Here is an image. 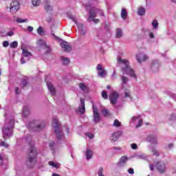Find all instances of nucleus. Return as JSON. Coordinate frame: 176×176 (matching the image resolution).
Returning a JSON list of instances; mask_svg holds the SVG:
<instances>
[{"instance_id": "1", "label": "nucleus", "mask_w": 176, "mask_h": 176, "mask_svg": "<svg viewBox=\"0 0 176 176\" xmlns=\"http://www.w3.org/2000/svg\"><path fill=\"white\" fill-rule=\"evenodd\" d=\"M117 63L120 67H121V71L122 74L129 75L131 78H134V79H137V74L131 67H130V63L127 59H122V58H119L117 60Z\"/></svg>"}, {"instance_id": "2", "label": "nucleus", "mask_w": 176, "mask_h": 176, "mask_svg": "<svg viewBox=\"0 0 176 176\" xmlns=\"http://www.w3.org/2000/svg\"><path fill=\"white\" fill-rule=\"evenodd\" d=\"M14 126V120H11L10 122L6 121L4 127L2 129L3 138L4 140H8L13 135V127Z\"/></svg>"}, {"instance_id": "3", "label": "nucleus", "mask_w": 176, "mask_h": 176, "mask_svg": "<svg viewBox=\"0 0 176 176\" xmlns=\"http://www.w3.org/2000/svg\"><path fill=\"white\" fill-rule=\"evenodd\" d=\"M29 144L30 145V148L26 163L28 166L32 167L34 164L36 163V155H38V153L36 152V148L34 146V142Z\"/></svg>"}, {"instance_id": "4", "label": "nucleus", "mask_w": 176, "mask_h": 176, "mask_svg": "<svg viewBox=\"0 0 176 176\" xmlns=\"http://www.w3.org/2000/svg\"><path fill=\"white\" fill-rule=\"evenodd\" d=\"M52 126L55 129V133L56 134V137L59 141H61L65 138L64 136V133L60 128V122H58V119L56 118H54L52 120Z\"/></svg>"}, {"instance_id": "5", "label": "nucleus", "mask_w": 176, "mask_h": 176, "mask_svg": "<svg viewBox=\"0 0 176 176\" xmlns=\"http://www.w3.org/2000/svg\"><path fill=\"white\" fill-rule=\"evenodd\" d=\"M155 168L160 174H164V173H166V170H167L166 164L163 161L156 162Z\"/></svg>"}, {"instance_id": "6", "label": "nucleus", "mask_w": 176, "mask_h": 176, "mask_svg": "<svg viewBox=\"0 0 176 176\" xmlns=\"http://www.w3.org/2000/svg\"><path fill=\"white\" fill-rule=\"evenodd\" d=\"M22 58H21V64H25V60L28 61L31 57H32V54L25 49H22Z\"/></svg>"}, {"instance_id": "7", "label": "nucleus", "mask_w": 176, "mask_h": 176, "mask_svg": "<svg viewBox=\"0 0 176 176\" xmlns=\"http://www.w3.org/2000/svg\"><path fill=\"white\" fill-rule=\"evenodd\" d=\"M69 19H71V20L76 24L81 35H85L86 34V30L83 29V24L79 23L74 15H69Z\"/></svg>"}, {"instance_id": "8", "label": "nucleus", "mask_w": 176, "mask_h": 176, "mask_svg": "<svg viewBox=\"0 0 176 176\" xmlns=\"http://www.w3.org/2000/svg\"><path fill=\"white\" fill-rule=\"evenodd\" d=\"M93 121L94 123H100L101 122V116L98 112V109L94 107V105H93Z\"/></svg>"}, {"instance_id": "9", "label": "nucleus", "mask_w": 176, "mask_h": 176, "mask_svg": "<svg viewBox=\"0 0 176 176\" xmlns=\"http://www.w3.org/2000/svg\"><path fill=\"white\" fill-rule=\"evenodd\" d=\"M20 9V3L17 1H13L10 6L11 13H16Z\"/></svg>"}, {"instance_id": "10", "label": "nucleus", "mask_w": 176, "mask_h": 176, "mask_svg": "<svg viewBox=\"0 0 176 176\" xmlns=\"http://www.w3.org/2000/svg\"><path fill=\"white\" fill-rule=\"evenodd\" d=\"M118 98H119V94L113 91L109 96L110 102L112 105H115L118 102Z\"/></svg>"}, {"instance_id": "11", "label": "nucleus", "mask_w": 176, "mask_h": 176, "mask_svg": "<svg viewBox=\"0 0 176 176\" xmlns=\"http://www.w3.org/2000/svg\"><path fill=\"white\" fill-rule=\"evenodd\" d=\"M96 69L98 76L100 78H105V76H107V71L104 69V67H102L101 65H98Z\"/></svg>"}, {"instance_id": "12", "label": "nucleus", "mask_w": 176, "mask_h": 176, "mask_svg": "<svg viewBox=\"0 0 176 176\" xmlns=\"http://www.w3.org/2000/svg\"><path fill=\"white\" fill-rule=\"evenodd\" d=\"M96 14H100V16H104V12L101 10L94 9L89 11L90 19H94Z\"/></svg>"}, {"instance_id": "13", "label": "nucleus", "mask_w": 176, "mask_h": 176, "mask_svg": "<svg viewBox=\"0 0 176 176\" xmlns=\"http://www.w3.org/2000/svg\"><path fill=\"white\" fill-rule=\"evenodd\" d=\"M136 60L138 63H144V61H146V60H148V56L144 54H138L136 55Z\"/></svg>"}, {"instance_id": "14", "label": "nucleus", "mask_w": 176, "mask_h": 176, "mask_svg": "<svg viewBox=\"0 0 176 176\" xmlns=\"http://www.w3.org/2000/svg\"><path fill=\"white\" fill-rule=\"evenodd\" d=\"M60 46L62 49H64L65 52H71V50H72V47H71L68 42L62 41L60 43Z\"/></svg>"}, {"instance_id": "15", "label": "nucleus", "mask_w": 176, "mask_h": 176, "mask_svg": "<svg viewBox=\"0 0 176 176\" xmlns=\"http://www.w3.org/2000/svg\"><path fill=\"white\" fill-rule=\"evenodd\" d=\"M122 134H123V131H122L114 132L113 133H112L111 136V140L112 141H118V140H119V137H120Z\"/></svg>"}, {"instance_id": "16", "label": "nucleus", "mask_w": 176, "mask_h": 176, "mask_svg": "<svg viewBox=\"0 0 176 176\" xmlns=\"http://www.w3.org/2000/svg\"><path fill=\"white\" fill-rule=\"evenodd\" d=\"M159 67H160V63H159V60H154L151 63V69H153V71H154V72H156V71H157V69H159Z\"/></svg>"}, {"instance_id": "17", "label": "nucleus", "mask_w": 176, "mask_h": 176, "mask_svg": "<svg viewBox=\"0 0 176 176\" xmlns=\"http://www.w3.org/2000/svg\"><path fill=\"white\" fill-rule=\"evenodd\" d=\"M80 101L81 106L78 108V112H80V113L81 114H83L85 113V112H86V108L85 107V99L81 98L80 99Z\"/></svg>"}, {"instance_id": "18", "label": "nucleus", "mask_w": 176, "mask_h": 176, "mask_svg": "<svg viewBox=\"0 0 176 176\" xmlns=\"http://www.w3.org/2000/svg\"><path fill=\"white\" fill-rule=\"evenodd\" d=\"M129 160V158L126 156H122L120 159V162L117 164V166L118 167H122V166H124L126 163H127V161Z\"/></svg>"}, {"instance_id": "19", "label": "nucleus", "mask_w": 176, "mask_h": 176, "mask_svg": "<svg viewBox=\"0 0 176 176\" xmlns=\"http://www.w3.org/2000/svg\"><path fill=\"white\" fill-rule=\"evenodd\" d=\"M147 140L148 142H151V144H153V145H157V138L153 136V135H149L147 138Z\"/></svg>"}, {"instance_id": "20", "label": "nucleus", "mask_w": 176, "mask_h": 176, "mask_svg": "<svg viewBox=\"0 0 176 176\" xmlns=\"http://www.w3.org/2000/svg\"><path fill=\"white\" fill-rule=\"evenodd\" d=\"M47 86L48 89L50 90L51 94L52 96H54L56 94V89L53 86V84H52V82L47 81Z\"/></svg>"}, {"instance_id": "21", "label": "nucleus", "mask_w": 176, "mask_h": 176, "mask_svg": "<svg viewBox=\"0 0 176 176\" xmlns=\"http://www.w3.org/2000/svg\"><path fill=\"white\" fill-rule=\"evenodd\" d=\"M85 156H86L87 160H90V159L93 157V151L89 148L87 149V151H85Z\"/></svg>"}, {"instance_id": "22", "label": "nucleus", "mask_w": 176, "mask_h": 176, "mask_svg": "<svg viewBox=\"0 0 176 176\" xmlns=\"http://www.w3.org/2000/svg\"><path fill=\"white\" fill-rule=\"evenodd\" d=\"M146 10H145V8L144 7H139L138 8V16H145V13H146Z\"/></svg>"}, {"instance_id": "23", "label": "nucleus", "mask_w": 176, "mask_h": 176, "mask_svg": "<svg viewBox=\"0 0 176 176\" xmlns=\"http://www.w3.org/2000/svg\"><path fill=\"white\" fill-rule=\"evenodd\" d=\"M37 44L38 45V46H41V47L45 48L46 46H47V44H46V41L43 40V39H39L37 41Z\"/></svg>"}, {"instance_id": "24", "label": "nucleus", "mask_w": 176, "mask_h": 176, "mask_svg": "<svg viewBox=\"0 0 176 176\" xmlns=\"http://www.w3.org/2000/svg\"><path fill=\"white\" fill-rule=\"evenodd\" d=\"M78 86L80 90H82V91L87 92L89 91V88H87V86H86V85H85V83L83 82L79 83Z\"/></svg>"}, {"instance_id": "25", "label": "nucleus", "mask_w": 176, "mask_h": 176, "mask_svg": "<svg viewBox=\"0 0 176 176\" xmlns=\"http://www.w3.org/2000/svg\"><path fill=\"white\" fill-rule=\"evenodd\" d=\"M121 17L123 20H126V17H127V11L126 8H122L121 11Z\"/></svg>"}, {"instance_id": "26", "label": "nucleus", "mask_w": 176, "mask_h": 176, "mask_svg": "<svg viewBox=\"0 0 176 176\" xmlns=\"http://www.w3.org/2000/svg\"><path fill=\"white\" fill-rule=\"evenodd\" d=\"M23 113L24 116H27V115H30V107H28V106H24Z\"/></svg>"}, {"instance_id": "27", "label": "nucleus", "mask_w": 176, "mask_h": 176, "mask_svg": "<svg viewBox=\"0 0 176 176\" xmlns=\"http://www.w3.org/2000/svg\"><path fill=\"white\" fill-rule=\"evenodd\" d=\"M37 33L38 34V35H45V30H43V28H42V26H39L38 28L37 29Z\"/></svg>"}, {"instance_id": "28", "label": "nucleus", "mask_w": 176, "mask_h": 176, "mask_svg": "<svg viewBox=\"0 0 176 176\" xmlns=\"http://www.w3.org/2000/svg\"><path fill=\"white\" fill-rule=\"evenodd\" d=\"M48 164H50L52 167H54L55 168H58V167H60V164L56 163L53 161H50Z\"/></svg>"}, {"instance_id": "29", "label": "nucleus", "mask_w": 176, "mask_h": 176, "mask_svg": "<svg viewBox=\"0 0 176 176\" xmlns=\"http://www.w3.org/2000/svg\"><path fill=\"white\" fill-rule=\"evenodd\" d=\"M60 59L62 60V61L65 65H68V64H69V58H68L65 56H62L60 58Z\"/></svg>"}, {"instance_id": "30", "label": "nucleus", "mask_w": 176, "mask_h": 176, "mask_svg": "<svg viewBox=\"0 0 176 176\" xmlns=\"http://www.w3.org/2000/svg\"><path fill=\"white\" fill-rule=\"evenodd\" d=\"M44 8L46 12H52V10H53V7L47 3L45 4Z\"/></svg>"}, {"instance_id": "31", "label": "nucleus", "mask_w": 176, "mask_h": 176, "mask_svg": "<svg viewBox=\"0 0 176 176\" xmlns=\"http://www.w3.org/2000/svg\"><path fill=\"white\" fill-rule=\"evenodd\" d=\"M122 36H123V32H122L121 29H117L116 37L122 38Z\"/></svg>"}, {"instance_id": "32", "label": "nucleus", "mask_w": 176, "mask_h": 176, "mask_svg": "<svg viewBox=\"0 0 176 176\" xmlns=\"http://www.w3.org/2000/svg\"><path fill=\"white\" fill-rule=\"evenodd\" d=\"M152 25L154 30H157L159 27V22H157V20L154 19L152 22Z\"/></svg>"}, {"instance_id": "33", "label": "nucleus", "mask_w": 176, "mask_h": 176, "mask_svg": "<svg viewBox=\"0 0 176 176\" xmlns=\"http://www.w3.org/2000/svg\"><path fill=\"white\" fill-rule=\"evenodd\" d=\"M113 126L114 127H120V126H122V122H120L118 120H115L114 122H113Z\"/></svg>"}, {"instance_id": "34", "label": "nucleus", "mask_w": 176, "mask_h": 176, "mask_svg": "<svg viewBox=\"0 0 176 176\" xmlns=\"http://www.w3.org/2000/svg\"><path fill=\"white\" fill-rule=\"evenodd\" d=\"M44 128H45V124H41L36 126L35 130H36V131H41V130H42Z\"/></svg>"}, {"instance_id": "35", "label": "nucleus", "mask_w": 176, "mask_h": 176, "mask_svg": "<svg viewBox=\"0 0 176 176\" xmlns=\"http://www.w3.org/2000/svg\"><path fill=\"white\" fill-rule=\"evenodd\" d=\"M98 176H105V175H104V168H102V167L98 168Z\"/></svg>"}, {"instance_id": "36", "label": "nucleus", "mask_w": 176, "mask_h": 176, "mask_svg": "<svg viewBox=\"0 0 176 176\" xmlns=\"http://www.w3.org/2000/svg\"><path fill=\"white\" fill-rule=\"evenodd\" d=\"M32 3L33 6H39L41 5V0H32Z\"/></svg>"}, {"instance_id": "37", "label": "nucleus", "mask_w": 176, "mask_h": 176, "mask_svg": "<svg viewBox=\"0 0 176 176\" xmlns=\"http://www.w3.org/2000/svg\"><path fill=\"white\" fill-rule=\"evenodd\" d=\"M0 146H3L4 148H9V144L5 142L3 140H0Z\"/></svg>"}, {"instance_id": "38", "label": "nucleus", "mask_w": 176, "mask_h": 176, "mask_svg": "<svg viewBox=\"0 0 176 176\" xmlns=\"http://www.w3.org/2000/svg\"><path fill=\"white\" fill-rule=\"evenodd\" d=\"M120 78H121V80L124 85H126V83H127V82H129V78L127 77H126L124 76H121Z\"/></svg>"}, {"instance_id": "39", "label": "nucleus", "mask_w": 176, "mask_h": 176, "mask_svg": "<svg viewBox=\"0 0 176 176\" xmlns=\"http://www.w3.org/2000/svg\"><path fill=\"white\" fill-rule=\"evenodd\" d=\"M124 98H130L131 100H132L130 91H127L124 93Z\"/></svg>"}, {"instance_id": "40", "label": "nucleus", "mask_w": 176, "mask_h": 176, "mask_svg": "<svg viewBox=\"0 0 176 176\" xmlns=\"http://www.w3.org/2000/svg\"><path fill=\"white\" fill-rule=\"evenodd\" d=\"M102 114L103 115V116H109V111H108V110L103 109L102 110Z\"/></svg>"}, {"instance_id": "41", "label": "nucleus", "mask_w": 176, "mask_h": 176, "mask_svg": "<svg viewBox=\"0 0 176 176\" xmlns=\"http://www.w3.org/2000/svg\"><path fill=\"white\" fill-rule=\"evenodd\" d=\"M19 45V43H17V41H14L10 44V47L12 49H16V47H17V45Z\"/></svg>"}, {"instance_id": "42", "label": "nucleus", "mask_w": 176, "mask_h": 176, "mask_svg": "<svg viewBox=\"0 0 176 176\" xmlns=\"http://www.w3.org/2000/svg\"><path fill=\"white\" fill-rule=\"evenodd\" d=\"M17 23H28V19H23L21 18H18L16 19Z\"/></svg>"}, {"instance_id": "43", "label": "nucleus", "mask_w": 176, "mask_h": 176, "mask_svg": "<svg viewBox=\"0 0 176 176\" xmlns=\"http://www.w3.org/2000/svg\"><path fill=\"white\" fill-rule=\"evenodd\" d=\"M44 49L45 50V54H49L52 52V49H50L49 45H47Z\"/></svg>"}, {"instance_id": "44", "label": "nucleus", "mask_w": 176, "mask_h": 176, "mask_svg": "<svg viewBox=\"0 0 176 176\" xmlns=\"http://www.w3.org/2000/svg\"><path fill=\"white\" fill-rule=\"evenodd\" d=\"M131 149H133V150L138 149V146L137 145V144L133 143L131 144Z\"/></svg>"}, {"instance_id": "45", "label": "nucleus", "mask_w": 176, "mask_h": 176, "mask_svg": "<svg viewBox=\"0 0 176 176\" xmlns=\"http://www.w3.org/2000/svg\"><path fill=\"white\" fill-rule=\"evenodd\" d=\"M102 97L105 99L108 98V94H107V91H103L102 92Z\"/></svg>"}, {"instance_id": "46", "label": "nucleus", "mask_w": 176, "mask_h": 176, "mask_svg": "<svg viewBox=\"0 0 176 176\" xmlns=\"http://www.w3.org/2000/svg\"><path fill=\"white\" fill-rule=\"evenodd\" d=\"M151 152L155 155V156H159L160 153H159V151H157L156 149H152Z\"/></svg>"}, {"instance_id": "47", "label": "nucleus", "mask_w": 176, "mask_h": 176, "mask_svg": "<svg viewBox=\"0 0 176 176\" xmlns=\"http://www.w3.org/2000/svg\"><path fill=\"white\" fill-rule=\"evenodd\" d=\"M151 152L155 155V156H159L160 153H159V151H157L156 149H152Z\"/></svg>"}, {"instance_id": "48", "label": "nucleus", "mask_w": 176, "mask_h": 176, "mask_svg": "<svg viewBox=\"0 0 176 176\" xmlns=\"http://www.w3.org/2000/svg\"><path fill=\"white\" fill-rule=\"evenodd\" d=\"M85 135L89 137L90 140H93L94 138V135L93 133H86Z\"/></svg>"}, {"instance_id": "49", "label": "nucleus", "mask_w": 176, "mask_h": 176, "mask_svg": "<svg viewBox=\"0 0 176 176\" xmlns=\"http://www.w3.org/2000/svg\"><path fill=\"white\" fill-rule=\"evenodd\" d=\"M89 21H94L95 24H97V23H99L100 20L99 19H94V18H90L89 19Z\"/></svg>"}, {"instance_id": "50", "label": "nucleus", "mask_w": 176, "mask_h": 176, "mask_svg": "<svg viewBox=\"0 0 176 176\" xmlns=\"http://www.w3.org/2000/svg\"><path fill=\"white\" fill-rule=\"evenodd\" d=\"M138 157L139 159L145 160V159H146V155L145 154H141V155H138Z\"/></svg>"}, {"instance_id": "51", "label": "nucleus", "mask_w": 176, "mask_h": 176, "mask_svg": "<svg viewBox=\"0 0 176 176\" xmlns=\"http://www.w3.org/2000/svg\"><path fill=\"white\" fill-rule=\"evenodd\" d=\"M27 85H28V82H27V80H23L22 81V84H21L22 87H25V86H27Z\"/></svg>"}, {"instance_id": "52", "label": "nucleus", "mask_w": 176, "mask_h": 176, "mask_svg": "<svg viewBox=\"0 0 176 176\" xmlns=\"http://www.w3.org/2000/svg\"><path fill=\"white\" fill-rule=\"evenodd\" d=\"M170 120H176V115L175 114H172L170 117L169 118Z\"/></svg>"}, {"instance_id": "53", "label": "nucleus", "mask_w": 176, "mask_h": 176, "mask_svg": "<svg viewBox=\"0 0 176 176\" xmlns=\"http://www.w3.org/2000/svg\"><path fill=\"white\" fill-rule=\"evenodd\" d=\"M138 119H140V116H133V117L132 118V122H133V123H135V122L136 120H138Z\"/></svg>"}, {"instance_id": "54", "label": "nucleus", "mask_w": 176, "mask_h": 176, "mask_svg": "<svg viewBox=\"0 0 176 176\" xmlns=\"http://www.w3.org/2000/svg\"><path fill=\"white\" fill-rule=\"evenodd\" d=\"M3 47H8V46H9V41H4L3 43Z\"/></svg>"}, {"instance_id": "55", "label": "nucleus", "mask_w": 176, "mask_h": 176, "mask_svg": "<svg viewBox=\"0 0 176 176\" xmlns=\"http://www.w3.org/2000/svg\"><path fill=\"white\" fill-rule=\"evenodd\" d=\"M128 173L129 174H131V175H133V174H134V169L131 168L128 170Z\"/></svg>"}, {"instance_id": "56", "label": "nucleus", "mask_w": 176, "mask_h": 176, "mask_svg": "<svg viewBox=\"0 0 176 176\" xmlns=\"http://www.w3.org/2000/svg\"><path fill=\"white\" fill-rule=\"evenodd\" d=\"M142 126V120H140L138 124L136 125V128L141 127Z\"/></svg>"}, {"instance_id": "57", "label": "nucleus", "mask_w": 176, "mask_h": 176, "mask_svg": "<svg viewBox=\"0 0 176 176\" xmlns=\"http://www.w3.org/2000/svg\"><path fill=\"white\" fill-rule=\"evenodd\" d=\"M51 35H52L53 39H55V41H58V39H60V38H58V36H56V35H55L54 34H53V33H52Z\"/></svg>"}, {"instance_id": "58", "label": "nucleus", "mask_w": 176, "mask_h": 176, "mask_svg": "<svg viewBox=\"0 0 176 176\" xmlns=\"http://www.w3.org/2000/svg\"><path fill=\"white\" fill-rule=\"evenodd\" d=\"M111 79H116V71H113V74L111 75Z\"/></svg>"}, {"instance_id": "59", "label": "nucleus", "mask_w": 176, "mask_h": 176, "mask_svg": "<svg viewBox=\"0 0 176 176\" xmlns=\"http://www.w3.org/2000/svg\"><path fill=\"white\" fill-rule=\"evenodd\" d=\"M14 33L12 31H10L7 33V36H13Z\"/></svg>"}, {"instance_id": "60", "label": "nucleus", "mask_w": 176, "mask_h": 176, "mask_svg": "<svg viewBox=\"0 0 176 176\" xmlns=\"http://www.w3.org/2000/svg\"><path fill=\"white\" fill-rule=\"evenodd\" d=\"M28 30L30 32H32V31H34V28L32 26H28Z\"/></svg>"}, {"instance_id": "61", "label": "nucleus", "mask_w": 176, "mask_h": 176, "mask_svg": "<svg viewBox=\"0 0 176 176\" xmlns=\"http://www.w3.org/2000/svg\"><path fill=\"white\" fill-rule=\"evenodd\" d=\"M15 93L16 94H20V89H19V87L15 88Z\"/></svg>"}, {"instance_id": "62", "label": "nucleus", "mask_w": 176, "mask_h": 176, "mask_svg": "<svg viewBox=\"0 0 176 176\" xmlns=\"http://www.w3.org/2000/svg\"><path fill=\"white\" fill-rule=\"evenodd\" d=\"M149 168H150L151 171H153V170H155V167L153 166V164H150Z\"/></svg>"}, {"instance_id": "63", "label": "nucleus", "mask_w": 176, "mask_h": 176, "mask_svg": "<svg viewBox=\"0 0 176 176\" xmlns=\"http://www.w3.org/2000/svg\"><path fill=\"white\" fill-rule=\"evenodd\" d=\"M149 36H150V38H155V34H153V32H150Z\"/></svg>"}, {"instance_id": "64", "label": "nucleus", "mask_w": 176, "mask_h": 176, "mask_svg": "<svg viewBox=\"0 0 176 176\" xmlns=\"http://www.w3.org/2000/svg\"><path fill=\"white\" fill-rule=\"evenodd\" d=\"M50 148H53L54 146V142H50Z\"/></svg>"}]
</instances>
